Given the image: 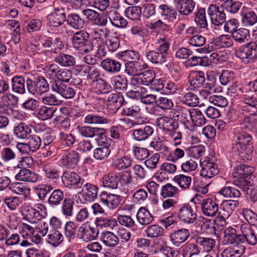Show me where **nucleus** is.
I'll return each instance as SVG.
<instances>
[{
	"instance_id": "obj_1",
	"label": "nucleus",
	"mask_w": 257,
	"mask_h": 257,
	"mask_svg": "<svg viewBox=\"0 0 257 257\" xmlns=\"http://www.w3.org/2000/svg\"><path fill=\"white\" fill-rule=\"evenodd\" d=\"M243 129L257 132L256 114L252 113L244 117L239 125L234 128L233 133L232 151L236 155L239 156L241 160L246 161L251 160L252 158V151L249 148V143L252 138Z\"/></svg>"
},
{
	"instance_id": "obj_2",
	"label": "nucleus",
	"mask_w": 257,
	"mask_h": 257,
	"mask_svg": "<svg viewBox=\"0 0 257 257\" xmlns=\"http://www.w3.org/2000/svg\"><path fill=\"white\" fill-rule=\"evenodd\" d=\"M240 229V233H237L236 230L231 227H227L224 231V238L226 243L236 246V248L233 249L230 256L236 255V257H239L242 255L245 251V247L241 244L246 241L251 245L256 243V237L248 224H242Z\"/></svg>"
},
{
	"instance_id": "obj_3",
	"label": "nucleus",
	"mask_w": 257,
	"mask_h": 257,
	"mask_svg": "<svg viewBox=\"0 0 257 257\" xmlns=\"http://www.w3.org/2000/svg\"><path fill=\"white\" fill-rule=\"evenodd\" d=\"M253 167L244 164H240L236 166L232 173L234 177L238 178L234 180L233 185L240 188H244L245 186L250 184L249 178L253 172Z\"/></svg>"
},
{
	"instance_id": "obj_4",
	"label": "nucleus",
	"mask_w": 257,
	"mask_h": 257,
	"mask_svg": "<svg viewBox=\"0 0 257 257\" xmlns=\"http://www.w3.org/2000/svg\"><path fill=\"white\" fill-rule=\"evenodd\" d=\"M169 48V45L167 42L160 44L156 50H150L146 53L148 60L153 64H162L167 61V55Z\"/></svg>"
},
{
	"instance_id": "obj_5",
	"label": "nucleus",
	"mask_w": 257,
	"mask_h": 257,
	"mask_svg": "<svg viewBox=\"0 0 257 257\" xmlns=\"http://www.w3.org/2000/svg\"><path fill=\"white\" fill-rule=\"evenodd\" d=\"M233 45L231 37L228 35H223L215 39L203 48H198L197 51L200 53H209L215 49L228 48Z\"/></svg>"
},
{
	"instance_id": "obj_6",
	"label": "nucleus",
	"mask_w": 257,
	"mask_h": 257,
	"mask_svg": "<svg viewBox=\"0 0 257 257\" xmlns=\"http://www.w3.org/2000/svg\"><path fill=\"white\" fill-rule=\"evenodd\" d=\"M49 88V85L44 77L34 79L27 77V90L30 93L41 95L48 92Z\"/></svg>"
},
{
	"instance_id": "obj_7",
	"label": "nucleus",
	"mask_w": 257,
	"mask_h": 257,
	"mask_svg": "<svg viewBox=\"0 0 257 257\" xmlns=\"http://www.w3.org/2000/svg\"><path fill=\"white\" fill-rule=\"evenodd\" d=\"M237 56L245 63L253 62L257 58V45L255 42H250L241 49L236 51Z\"/></svg>"
},
{
	"instance_id": "obj_8",
	"label": "nucleus",
	"mask_w": 257,
	"mask_h": 257,
	"mask_svg": "<svg viewBox=\"0 0 257 257\" xmlns=\"http://www.w3.org/2000/svg\"><path fill=\"white\" fill-rule=\"evenodd\" d=\"M121 114L124 116H133L134 124H142L146 122L147 118L142 116L140 107L136 104H128L126 101L123 104Z\"/></svg>"
},
{
	"instance_id": "obj_9",
	"label": "nucleus",
	"mask_w": 257,
	"mask_h": 257,
	"mask_svg": "<svg viewBox=\"0 0 257 257\" xmlns=\"http://www.w3.org/2000/svg\"><path fill=\"white\" fill-rule=\"evenodd\" d=\"M89 33L85 30H80L75 32L72 37V44L73 47L83 53H88L89 44Z\"/></svg>"
},
{
	"instance_id": "obj_10",
	"label": "nucleus",
	"mask_w": 257,
	"mask_h": 257,
	"mask_svg": "<svg viewBox=\"0 0 257 257\" xmlns=\"http://www.w3.org/2000/svg\"><path fill=\"white\" fill-rule=\"evenodd\" d=\"M197 213L188 204L181 206L177 212V217L184 224H193L197 219Z\"/></svg>"
},
{
	"instance_id": "obj_11",
	"label": "nucleus",
	"mask_w": 257,
	"mask_h": 257,
	"mask_svg": "<svg viewBox=\"0 0 257 257\" xmlns=\"http://www.w3.org/2000/svg\"><path fill=\"white\" fill-rule=\"evenodd\" d=\"M207 14L210 17L211 23L214 26H222L225 21L226 15L223 8H220L216 4L209 6Z\"/></svg>"
},
{
	"instance_id": "obj_12",
	"label": "nucleus",
	"mask_w": 257,
	"mask_h": 257,
	"mask_svg": "<svg viewBox=\"0 0 257 257\" xmlns=\"http://www.w3.org/2000/svg\"><path fill=\"white\" fill-rule=\"evenodd\" d=\"M61 179L65 186L75 189L81 188L84 180L75 172L69 171H64Z\"/></svg>"
},
{
	"instance_id": "obj_13",
	"label": "nucleus",
	"mask_w": 257,
	"mask_h": 257,
	"mask_svg": "<svg viewBox=\"0 0 257 257\" xmlns=\"http://www.w3.org/2000/svg\"><path fill=\"white\" fill-rule=\"evenodd\" d=\"M51 87L52 91L61 95L66 99L73 98L75 95L74 89L60 80H55L51 82Z\"/></svg>"
},
{
	"instance_id": "obj_14",
	"label": "nucleus",
	"mask_w": 257,
	"mask_h": 257,
	"mask_svg": "<svg viewBox=\"0 0 257 257\" xmlns=\"http://www.w3.org/2000/svg\"><path fill=\"white\" fill-rule=\"evenodd\" d=\"M48 24L54 27H58L66 21L65 9L62 7L55 8L54 10L47 17Z\"/></svg>"
},
{
	"instance_id": "obj_15",
	"label": "nucleus",
	"mask_w": 257,
	"mask_h": 257,
	"mask_svg": "<svg viewBox=\"0 0 257 257\" xmlns=\"http://www.w3.org/2000/svg\"><path fill=\"white\" fill-rule=\"evenodd\" d=\"M202 213L206 216L213 217L218 211V205L215 201L208 198L202 199L199 203Z\"/></svg>"
},
{
	"instance_id": "obj_16",
	"label": "nucleus",
	"mask_w": 257,
	"mask_h": 257,
	"mask_svg": "<svg viewBox=\"0 0 257 257\" xmlns=\"http://www.w3.org/2000/svg\"><path fill=\"white\" fill-rule=\"evenodd\" d=\"M200 165L202 169L200 174L204 178H212L219 172L217 165L208 159H205L203 161L200 160Z\"/></svg>"
},
{
	"instance_id": "obj_17",
	"label": "nucleus",
	"mask_w": 257,
	"mask_h": 257,
	"mask_svg": "<svg viewBox=\"0 0 257 257\" xmlns=\"http://www.w3.org/2000/svg\"><path fill=\"white\" fill-rule=\"evenodd\" d=\"M98 234V230L86 223H83L78 229L80 239L88 242L95 239Z\"/></svg>"
},
{
	"instance_id": "obj_18",
	"label": "nucleus",
	"mask_w": 257,
	"mask_h": 257,
	"mask_svg": "<svg viewBox=\"0 0 257 257\" xmlns=\"http://www.w3.org/2000/svg\"><path fill=\"white\" fill-rule=\"evenodd\" d=\"M100 202L111 209L116 208L120 204L121 197L118 195L103 191L100 195Z\"/></svg>"
},
{
	"instance_id": "obj_19",
	"label": "nucleus",
	"mask_w": 257,
	"mask_h": 257,
	"mask_svg": "<svg viewBox=\"0 0 257 257\" xmlns=\"http://www.w3.org/2000/svg\"><path fill=\"white\" fill-rule=\"evenodd\" d=\"M81 188L82 195L86 201L92 202L97 198L98 190L97 186L87 182L84 180Z\"/></svg>"
},
{
	"instance_id": "obj_20",
	"label": "nucleus",
	"mask_w": 257,
	"mask_h": 257,
	"mask_svg": "<svg viewBox=\"0 0 257 257\" xmlns=\"http://www.w3.org/2000/svg\"><path fill=\"white\" fill-rule=\"evenodd\" d=\"M80 156L74 151L63 155L60 160V163L64 167L68 169H73L78 164Z\"/></svg>"
},
{
	"instance_id": "obj_21",
	"label": "nucleus",
	"mask_w": 257,
	"mask_h": 257,
	"mask_svg": "<svg viewBox=\"0 0 257 257\" xmlns=\"http://www.w3.org/2000/svg\"><path fill=\"white\" fill-rule=\"evenodd\" d=\"M190 236V231L186 228H180L174 230L169 236L170 240L175 246H179L185 242Z\"/></svg>"
},
{
	"instance_id": "obj_22",
	"label": "nucleus",
	"mask_w": 257,
	"mask_h": 257,
	"mask_svg": "<svg viewBox=\"0 0 257 257\" xmlns=\"http://www.w3.org/2000/svg\"><path fill=\"white\" fill-rule=\"evenodd\" d=\"M174 114H175L178 120L182 121L185 127L189 130H193V125L190 121L191 108L188 109L184 107H179L174 109Z\"/></svg>"
},
{
	"instance_id": "obj_23",
	"label": "nucleus",
	"mask_w": 257,
	"mask_h": 257,
	"mask_svg": "<svg viewBox=\"0 0 257 257\" xmlns=\"http://www.w3.org/2000/svg\"><path fill=\"white\" fill-rule=\"evenodd\" d=\"M154 133V129L152 126L145 125L144 127L134 130L132 136L135 140L141 142L148 140Z\"/></svg>"
},
{
	"instance_id": "obj_24",
	"label": "nucleus",
	"mask_w": 257,
	"mask_h": 257,
	"mask_svg": "<svg viewBox=\"0 0 257 257\" xmlns=\"http://www.w3.org/2000/svg\"><path fill=\"white\" fill-rule=\"evenodd\" d=\"M155 77H156L155 72L153 70H148L134 77L132 82L138 85H144L148 87Z\"/></svg>"
},
{
	"instance_id": "obj_25",
	"label": "nucleus",
	"mask_w": 257,
	"mask_h": 257,
	"mask_svg": "<svg viewBox=\"0 0 257 257\" xmlns=\"http://www.w3.org/2000/svg\"><path fill=\"white\" fill-rule=\"evenodd\" d=\"M148 68V64L144 63L142 65L138 61L126 62L125 73L130 76L136 77L140 71Z\"/></svg>"
},
{
	"instance_id": "obj_26",
	"label": "nucleus",
	"mask_w": 257,
	"mask_h": 257,
	"mask_svg": "<svg viewBox=\"0 0 257 257\" xmlns=\"http://www.w3.org/2000/svg\"><path fill=\"white\" fill-rule=\"evenodd\" d=\"M98 145L99 147L93 151V157L97 160H104L110 154V144L101 141L99 142Z\"/></svg>"
},
{
	"instance_id": "obj_27",
	"label": "nucleus",
	"mask_w": 257,
	"mask_h": 257,
	"mask_svg": "<svg viewBox=\"0 0 257 257\" xmlns=\"http://www.w3.org/2000/svg\"><path fill=\"white\" fill-rule=\"evenodd\" d=\"M100 66L105 71L114 74L120 71L121 65L117 60L107 58L101 61Z\"/></svg>"
},
{
	"instance_id": "obj_28",
	"label": "nucleus",
	"mask_w": 257,
	"mask_h": 257,
	"mask_svg": "<svg viewBox=\"0 0 257 257\" xmlns=\"http://www.w3.org/2000/svg\"><path fill=\"white\" fill-rule=\"evenodd\" d=\"M78 131L80 134L86 138H94L96 136H101L106 131L104 128L91 127L89 126H81L78 127Z\"/></svg>"
},
{
	"instance_id": "obj_29",
	"label": "nucleus",
	"mask_w": 257,
	"mask_h": 257,
	"mask_svg": "<svg viewBox=\"0 0 257 257\" xmlns=\"http://www.w3.org/2000/svg\"><path fill=\"white\" fill-rule=\"evenodd\" d=\"M195 2L193 0H178L177 8L179 13L183 16H188L194 10Z\"/></svg>"
},
{
	"instance_id": "obj_30",
	"label": "nucleus",
	"mask_w": 257,
	"mask_h": 257,
	"mask_svg": "<svg viewBox=\"0 0 257 257\" xmlns=\"http://www.w3.org/2000/svg\"><path fill=\"white\" fill-rule=\"evenodd\" d=\"M27 86V77L22 76H16L12 79V86L13 91L20 94H24Z\"/></svg>"
},
{
	"instance_id": "obj_31",
	"label": "nucleus",
	"mask_w": 257,
	"mask_h": 257,
	"mask_svg": "<svg viewBox=\"0 0 257 257\" xmlns=\"http://www.w3.org/2000/svg\"><path fill=\"white\" fill-rule=\"evenodd\" d=\"M15 178L21 181L35 183L39 180V176L31 170L24 168L19 171Z\"/></svg>"
},
{
	"instance_id": "obj_32",
	"label": "nucleus",
	"mask_w": 257,
	"mask_h": 257,
	"mask_svg": "<svg viewBox=\"0 0 257 257\" xmlns=\"http://www.w3.org/2000/svg\"><path fill=\"white\" fill-rule=\"evenodd\" d=\"M110 120L104 115L97 113H90L87 114L84 119V123L88 124H103L108 123Z\"/></svg>"
},
{
	"instance_id": "obj_33",
	"label": "nucleus",
	"mask_w": 257,
	"mask_h": 257,
	"mask_svg": "<svg viewBox=\"0 0 257 257\" xmlns=\"http://www.w3.org/2000/svg\"><path fill=\"white\" fill-rule=\"evenodd\" d=\"M101 242L108 247H114L119 243L118 237L113 232L108 231H102L100 236Z\"/></svg>"
},
{
	"instance_id": "obj_34",
	"label": "nucleus",
	"mask_w": 257,
	"mask_h": 257,
	"mask_svg": "<svg viewBox=\"0 0 257 257\" xmlns=\"http://www.w3.org/2000/svg\"><path fill=\"white\" fill-rule=\"evenodd\" d=\"M108 18L111 25L116 28H124L127 25L126 20L116 11H110Z\"/></svg>"
},
{
	"instance_id": "obj_35",
	"label": "nucleus",
	"mask_w": 257,
	"mask_h": 257,
	"mask_svg": "<svg viewBox=\"0 0 257 257\" xmlns=\"http://www.w3.org/2000/svg\"><path fill=\"white\" fill-rule=\"evenodd\" d=\"M68 24L73 29L79 30L82 29L85 24L84 18L80 15L72 13L66 18Z\"/></svg>"
},
{
	"instance_id": "obj_36",
	"label": "nucleus",
	"mask_w": 257,
	"mask_h": 257,
	"mask_svg": "<svg viewBox=\"0 0 257 257\" xmlns=\"http://www.w3.org/2000/svg\"><path fill=\"white\" fill-rule=\"evenodd\" d=\"M107 101L109 107L115 111L123 105L125 102L122 95L117 93L110 94L108 97Z\"/></svg>"
},
{
	"instance_id": "obj_37",
	"label": "nucleus",
	"mask_w": 257,
	"mask_h": 257,
	"mask_svg": "<svg viewBox=\"0 0 257 257\" xmlns=\"http://www.w3.org/2000/svg\"><path fill=\"white\" fill-rule=\"evenodd\" d=\"M156 124L161 129L171 132L176 128V123L171 117L162 116L156 121Z\"/></svg>"
},
{
	"instance_id": "obj_38",
	"label": "nucleus",
	"mask_w": 257,
	"mask_h": 257,
	"mask_svg": "<svg viewBox=\"0 0 257 257\" xmlns=\"http://www.w3.org/2000/svg\"><path fill=\"white\" fill-rule=\"evenodd\" d=\"M136 217L140 224L143 225H147L154 220V216L145 207L139 209Z\"/></svg>"
},
{
	"instance_id": "obj_39",
	"label": "nucleus",
	"mask_w": 257,
	"mask_h": 257,
	"mask_svg": "<svg viewBox=\"0 0 257 257\" xmlns=\"http://www.w3.org/2000/svg\"><path fill=\"white\" fill-rule=\"evenodd\" d=\"M119 181V177L117 174L110 173L104 175L102 178V184L105 187L113 189H116Z\"/></svg>"
},
{
	"instance_id": "obj_40",
	"label": "nucleus",
	"mask_w": 257,
	"mask_h": 257,
	"mask_svg": "<svg viewBox=\"0 0 257 257\" xmlns=\"http://www.w3.org/2000/svg\"><path fill=\"white\" fill-rule=\"evenodd\" d=\"M159 13L165 20L173 21L176 19L177 12L172 7L166 4H163L159 7Z\"/></svg>"
},
{
	"instance_id": "obj_41",
	"label": "nucleus",
	"mask_w": 257,
	"mask_h": 257,
	"mask_svg": "<svg viewBox=\"0 0 257 257\" xmlns=\"http://www.w3.org/2000/svg\"><path fill=\"white\" fill-rule=\"evenodd\" d=\"M55 62L62 67L72 66L76 63L73 56L63 53H60L55 58Z\"/></svg>"
},
{
	"instance_id": "obj_42",
	"label": "nucleus",
	"mask_w": 257,
	"mask_h": 257,
	"mask_svg": "<svg viewBox=\"0 0 257 257\" xmlns=\"http://www.w3.org/2000/svg\"><path fill=\"white\" fill-rule=\"evenodd\" d=\"M25 218L31 223H37L42 217L39 210L36 208L28 206L25 209Z\"/></svg>"
},
{
	"instance_id": "obj_43",
	"label": "nucleus",
	"mask_w": 257,
	"mask_h": 257,
	"mask_svg": "<svg viewBox=\"0 0 257 257\" xmlns=\"http://www.w3.org/2000/svg\"><path fill=\"white\" fill-rule=\"evenodd\" d=\"M231 37L236 42L241 44L248 41L250 39L249 31L245 28L238 29L231 34Z\"/></svg>"
},
{
	"instance_id": "obj_44",
	"label": "nucleus",
	"mask_w": 257,
	"mask_h": 257,
	"mask_svg": "<svg viewBox=\"0 0 257 257\" xmlns=\"http://www.w3.org/2000/svg\"><path fill=\"white\" fill-rule=\"evenodd\" d=\"M191 112L190 121L193 127L203 125L205 123L206 119L199 109L191 108Z\"/></svg>"
},
{
	"instance_id": "obj_45",
	"label": "nucleus",
	"mask_w": 257,
	"mask_h": 257,
	"mask_svg": "<svg viewBox=\"0 0 257 257\" xmlns=\"http://www.w3.org/2000/svg\"><path fill=\"white\" fill-rule=\"evenodd\" d=\"M31 133V127L24 122H21L14 127V134L19 139H26Z\"/></svg>"
},
{
	"instance_id": "obj_46",
	"label": "nucleus",
	"mask_w": 257,
	"mask_h": 257,
	"mask_svg": "<svg viewBox=\"0 0 257 257\" xmlns=\"http://www.w3.org/2000/svg\"><path fill=\"white\" fill-rule=\"evenodd\" d=\"M205 81V78L203 72L201 71H194L192 74L190 84L195 89L201 87L203 85Z\"/></svg>"
},
{
	"instance_id": "obj_47",
	"label": "nucleus",
	"mask_w": 257,
	"mask_h": 257,
	"mask_svg": "<svg viewBox=\"0 0 257 257\" xmlns=\"http://www.w3.org/2000/svg\"><path fill=\"white\" fill-rule=\"evenodd\" d=\"M150 146L155 151L164 155H167L169 152V148L165 144V141L160 138H154L150 143Z\"/></svg>"
},
{
	"instance_id": "obj_48",
	"label": "nucleus",
	"mask_w": 257,
	"mask_h": 257,
	"mask_svg": "<svg viewBox=\"0 0 257 257\" xmlns=\"http://www.w3.org/2000/svg\"><path fill=\"white\" fill-rule=\"evenodd\" d=\"M64 196V192L62 190L60 189H55L48 198V204L52 207L57 206L61 204Z\"/></svg>"
},
{
	"instance_id": "obj_49",
	"label": "nucleus",
	"mask_w": 257,
	"mask_h": 257,
	"mask_svg": "<svg viewBox=\"0 0 257 257\" xmlns=\"http://www.w3.org/2000/svg\"><path fill=\"white\" fill-rule=\"evenodd\" d=\"M173 180L182 190L185 191L189 189L192 182V178L189 176L179 174L174 177Z\"/></svg>"
},
{
	"instance_id": "obj_50",
	"label": "nucleus",
	"mask_w": 257,
	"mask_h": 257,
	"mask_svg": "<svg viewBox=\"0 0 257 257\" xmlns=\"http://www.w3.org/2000/svg\"><path fill=\"white\" fill-rule=\"evenodd\" d=\"M194 21L200 28H207L208 25L206 17V11L204 8L198 9L195 12Z\"/></svg>"
},
{
	"instance_id": "obj_51",
	"label": "nucleus",
	"mask_w": 257,
	"mask_h": 257,
	"mask_svg": "<svg viewBox=\"0 0 257 257\" xmlns=\"http://www.w3.org/2000/svg\"><path fill=\"white\" fill-rule=\"evenodd\" d=\"M111 82L115 89L123 91L127 88V80L122 75H116L111 78Z\"/></svg>"
},
{
	"instance_id": "obj_52",
	"label": "nucleus",
	"mask_w": 257,
	"mask_h": 257,
	"mask_svg": "<svg viewBox=\"0 0 257 257\" xmlns=\"http://www.w3.org/2000/svg\"><path fill=\"white\" fill-rule=\"evenodd\" d=\"M118 57L121 60L129 62L139 61L140 58V55L137 51L127 50L119 53Z\"/></svg>"
},
{
	"instance_id": "obj_53",
	"label": "nucleus",
	"mask_w": 257,
	"mask_h": 257,
	"mask_svg": "<svg viewBox=\"0 0 257 257\" xmlns=\"http://www.w3.org/2000/svg\"><path fill=\"white\" fill-rule=\"evenodd\" d=\"M9 188L14 193L18 195H23L25 197L27 196L31 190L24 184L20 182L12 183L10 184Z\"/></svg>"
},
{
	"instance_id": "obj_54",
	"label": "nucleus",
	"mask_w": 257,
	"mask_h": 257,
	"mask_svg": "<svg viewBox=\"0 0 257 257\" xmlns=\"http://www.w3.org/2000/svg\"><path fill=\"white\" fill-rule=\"evenodd\" d=\"M215 240L212 238L202 236H198L196 240V244L206 251H210L215 246Z\"/></svg>"
},
{
	"instance_id": "obj_55",
	"label": "nucleus",
	"mask_w": 257,
	"mask_h": 257,
	"mask_svg": "<svg viewBox=\"0 0 257 257\" xmlns=\"http://www.w3.org/2000/svg\"><path fill=\"white\" fill-rule=\"evenodd\" d=\"M218 194L226 198H236L240 196V191L234 186H224L218 191Z\"/></svg>"
},
{
	"instance_id": "obj_56",
	"label": "nucleus",
	"mask_w": 257,
	"mask_h": 257,
	"mask_svg": "<svg viewBox=\"0 0 257 257\" xmlns=\"http://www.w3.org/2000/svg\"><path fill=\"white\" fill-rule=\"evenodd\" d=\"M224 2L222 4L223 9L231 14H236L238 12L242 3L239 1L233 0H222Z\"/></svg>"
},
{
	"instance_id": "obj_57",
	"label": "nucleus",
	"mask_w": 257,
	"mask_h": 257,
	"mask_svg": "<svg viewBox=\"0 0 257 257\" xmlns=\"http://www.w3.org/2000/svg\"><path fill=\"white\" fill-rule=\"evenodd\" d=\"M164 232V230L163 227L156 224L149 226L145 230L147 236L150 238L161 236L163 235Z\"/></svg>"
},
{
	"instance_id": "obj_58",
	"label": "nucleus",
	"mask_w": 257,
	"mask_h": 257,
	"mask_svg": "<svg viewBox=\"0 0 257 257\" xmlns=\"http://www.w3.org/2000/svg\"><path fill=\"white\" fill-rule=\"evenodd\" d=\"M187 39L188 44L194 47L203 46L205 44L206 41V37L200 34L187 36Z\"/></svg>"
},
{
	"instance_id": "obj_59",
	"label": "nucleus",
	"mask_w": 257,
	"mask_h": 257,
	"mask_svg": "<svg viewBox=\"0 0 257 257\" xmlns=\"http://www.w3.org/2000/svg\"><path fill=\"white\" fill-rule=\"evenodd\" d=\"M95 223L97 227H105L113 229L117 226V220L114 218L97 217L95 221Z\"/></svg>"
},
{
	"instance_id": "obj_60",
	"label": "nucleus",
	"mask_w": 257,
	"mask_h": 257,
	"mask_svg": "<svg viewBox=\"0 0 257 257\" xmlns=\"http://www.w3.org/2000/svg\"><path fill=\"white\" fill-rule=\"evenodd\" d=\"M132 160L127 156H125L114 160L113 166L119 170H124L131 166Z\"/></svg>"
},
{
	"instance_id": "obj_61",
	"label": "nucleus",
	"mask_w": 257,
	"mask_h": 257,
	"mask_svg": "<svg viewBox=\"0 0 257 257\" xmlns=\"http://www.w3.org/2000/svg\"><path fill=\"white\" fill-rule=\"evenodd\" d=\"M55 111L54 108L43 105L38 109L37 116L40 119L46 120L51 118Z\"/></svg>"
},
{
	"instance_id": "obj_62",
	"label": "nucleus",
	"mask_w": 257,
	"mask_h": 257,
	"mask_svg": "<svg viewBox=\"0 0 257 257\" xmlns=\"http://www.w3.org/2000/svg\"><path fill=\"white\" fill-rule=\"evenodd\" d=\"M95 92L97 94H107L112 90V87L106 81L102 79H98L95 82Z\"/></svg>"
},
{
	"instance_id": "obj_63",
	"label": "nucleus",
	"mask_w": 257,
	"mask_h": 257,
	"mask_svg": "<svg viewBox=\"0 0 257 257\" xmlns=\"http://www.w3.org/2000/svg\"><path fill=\"white\" fill-rule=\"evenodd\" d=\"M85 69V74H87V79L92 80L94 83L101 76V71L100 69L94 66L88 65Z\"/></svg>"
},
{
	"instance_id": "obj_64",
	"label": "nucleus",
	"mask_w": 257,
	"mask_h": 257,
	"mask_svg": "<svg viewBox=\"0 0 257 257\" xmlns=\"http://www.w3.org/2000/svg\"><path fill=\"white\" fill-rule=\"evenodd\" d=\"M125 14L128 18L133 21L139 20L142 14V8L139 6L128 7L125 10Z\"/></svg>"
}]
</instances>
